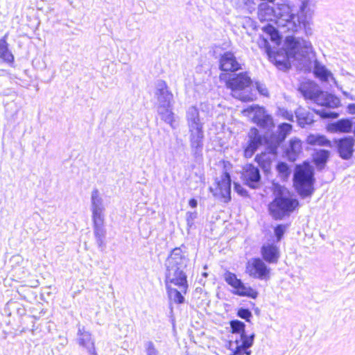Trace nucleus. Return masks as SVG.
<instances>
[{
	"mask_svg": "<svg viewBox=\"0 0 355 355\" xmlns=\"http://www.w3.org/2000/svg\"><path fill=\"white\" fill-rule=\"evenodd\" d=\"M223 278L225 282L234 289L232 292L234 295L248 297L252 299L257 297L258 292L250 286H246L242 280L237 277L236 274L226 270L223 274Z\"/></svg>",
	"mask_w": 355,
	"mask_h": 355,
	"instance_id": "8",
	"label": "nucleus"
},
{
	"mask_svg": "<svg viewBox=\"0 0 355 355\" xmlns=\"http://www.w3.org/2000/svg\"><path fill=\"white\" fill-rule=\"evenodd\" d=\"M78 335L80 336L78 338H77V340H78V344L80 345V346H83V347H86L87 345V343H86V340L85 339V337H87L88 335H87V332H85L84 334L82 333V330L80 329H78Z\"/></svg>",
	"mask_w": 355,
	"mask_h": 355,
	"instance_id": "47",
	"label": "nucleus"
},
{
	"mask_svg": "<svg viewBox=\"0 0 355 355\" xmlns=\"http://www.w3.org/2000/svg\"><path fill=\"white\" fill-rule=\"evenodd\" d=\"M313 73L316 78H320L322 81H327L331 75L327 68L320 64L318 62H315L313 68Z\"/></svg>",
	"mask_w": 355,
	"mask_h": 355,
	"instance_id": "31",
	"label": "nucleus"
},
{
	"mask_svg": "<svg viewBox=\"0 0 355 355\" xmlns=\"http://www.w3.org/2000/svg\"><path fill=\"white\" fill-rule=\"evenodd\" d=\"M238 349H239V352H241V355H250L252 353V351L250 349V348H238Z\"/></svg>",
	"mask_w": 355,
	"mask_h": 355,
	"instance_id": "50",
	"label": "nucleus"
},
{
	"mask_svg": "<svg viewBox=\"0 0 355 355\" xmlns=\"http://www.w3.org/2000/svg\"><path fill=\"white\" fill-rule=\"evenodd\" d=\"M348 113L355 114V103L349 104L347 107Z\"/></svg>",
	"mask_w": 355,
	"mask_h": 355,
	"instance_id": "49",
	"label": "nucleus"
},
{
	"mask_svg": "<svg viewBox=\"0 0 355 355\" xmlns=\"http://www.w3.org/2000/svg\"><path fill=\"white\" fill-rule=\"evenodd\" d=\"M189 205L192 208H196L197 207V205H198V201L195 198H191L189 201Z\"/></svg>",
	"mask_w": 355,
	"mask_h": 355,
	"instance_id": "51",
	"label": "nucleus"
},
{
	"mask_svg": "<svg viewBox=\"0 0 355 355\" xmlns=\"http://www.w3.org/2000/svg\"><path fill=\"white\" fill-rule=\"evenodd\" d=\"M324 94H326V92L322 91L319 88L318 92L315 95L313 101L318 105L325 106L326 96H324Z\"/></svg>",
	"mask_w": 355,
	"mask_h": 355,
	"instance_id": "41",
	"label": "nucleus"
},
{
	"mask_svg": "<svg viewBox=\"0 0 355 355\" xmlns=\"http://www.w3.org/2000/svg\"><path fill=\"white\" fill-rule=\"evenodd\" d=\"M284 46L288 58H295L297 55L304 57L311 51L312 49L309 41L293 36L286 37Z\"/></svg>",
	"mask_w": 355,
	"mask_h": 355,
	"instance_id": "7",
	"label": "nucleus"
},
{
	"mask_svg": "<svg viewBox=\"0 0 355 355\" xmlns=\"http://www.w3.org/2000/svg\"><path fill=\"white\" fill-rule=\"evenodd\" d=\"M166 291L170 300L175 304H182L184 302V297L183 295L186 294L181 289L173 288L170 284H166Z\"/></svg>",
	"mask_w": 355,
	"mask_h": 355,
	"instance_id": "29",
	"label": "nucleus"
},
{
	"mask_svg": "<svg viewBox=\"0 0 355 355\" xmlns=\"http://www.w3.org/2000/svg\"><path fill=\"white\" fill-rule=\"evenodd\" d=\"M197 218V212L196 211H187L186 214V219L187 225L189 227H191L193 225L194 220Z\"/></svg>",
	"mask_w": 355,
	"mask_h": 355,
	"instance_id": "45",
	"label": "nucleus"
},
{
	"mask_svg": "<svg viewBox=\"0 0 355 355\" xmlns=\"http://www.w3.org/2000/svg\"><path fill=\"white\" fill-rule=\"evenodd\" d=\"M241 178L244 184L251 189H258L261 186V177L259 169L250 164L243 168Z\"/></svg>",
	"mask_w": 355,
	"mask_h": 355,
	"instance_id": "15",
	"label": "nucleus"
},
{
	"mask_svg": "<svg viewBox=\"0 0 355 355\" xmlns=\"http://www.w3.org/2000/svg\"><path fill=\"white\" fill-rule=\"evenodd\" d=\"M189 141L192 155L196 158L202 157L204 131L203 128L189 130Z\"/></svg>",
	"mask_w": 355,
	"mask_h": 355,
	"instance_id": "13",
	"label": "nucleus"
},
{
	"mask_svg": "<svg viewBox=\"0 0 355 355\" xmlns=\"http://www.w3.org/2000/svg\"><path fill=\"white\" fill-rule=\"evenodd\" d=\"M12 272L13 273V276L19 279L26 277L28 273L24 267L20 266L13 267Z\"/></svg>",
	"mask_w": 355,
	"mask_h": 355,
	"instance_id": "38",
	"label": "nucleus"
},
{
	"mask_svg": "<svg viewBox=\"0 0 355 355\" xmlns=\"http://www.w3.org/2000/svg\"><path fill=\"white\" fill-rule=\"evenodd\" d=\"M268 138L265 137L259 133L256 128H250L248 134V141L244 148V156L246 158L252 157L258 148L263 144L266 145Z\"/></svg>",
	"mask_w": 355,
	"mask_h": 355,
	"instance_id": "12",
	"label": "nucleus"
},
{
	"mask_svg": "<svg viewBox=\"0 0 355 355\" xmlns=\"http://www.w3.org/2000/svg\"><path fill=\"white\" fill-rule=\"evenodd\" d=\"M330 156L328 150L320 149L315 152L313 155V163L318 170H322L326 165Z\"/></svg>",
	"mask_w": 355,
	"mask_h": 355,
	"instance_id": "24",
	"label": "nucleus"
},
{
	"mask_svg": "<svg viewBox=\"0 0 355 355\" xmlns=\"http://www.w3.org/2000/svg\"><path fill=\"white\" fill-rule=\"evenodd\" d=\"M324 96H326L325 107L335 108L340 105V99L336 96L327 92Z\"/></svg>",
	"mask_w": 355,
	"mask_h": 355,
	"instance_id": "36",
	"label": "nucleus"
},
{
	"mask_svg": "<svg viewBox=\"0 0 355 355\" xmlns=\"http://www.w3.org/2000/svg\"><path fill=\"white\" fill-rule=\"evenodd\" d=\"M6 35L0 39V58L9 64L14 63V55L8 49Z\"/></svg>",
	"mask_w": 355,
	"mask_h": 355,
	"instance_id": "27",
	"label": "nucleus"
},
{
	"mask_svg": "<svg viewBox=\"0 0 355 355\" xmlns=\"http://www.w3.org/2000/svg\"><path fill=\"white\" fill-rule=\"evenodd\" d=\"M262 6H261V8H260L259 12V17H260L261 20H263V19H262V15H263L262 14V12H263Z\"/></svg>",
	"mask_w": 355,
	"mask_h": 355,
	"instance_id": "53",
	"label": "nucleus"
},
{
	"mask_svg": "<svg viewBox=\"0 0 355 355\" xmlns=\"http://www.w3.org/2000/svg\"><path fill=\"white\" fill-rule=\"evenodd\" d=\"M307 144L311 146H320L332 148V144L324 135L310 134L306 139Z\"/></svg>",
	"mask_w": 355,
	"mask_h": 355,
	"instance_id": "26",
	"label": "nucleus"
},
{
	"mask_svg": "<svg viewBox=\"0 0 355 355\" xmlns=\"http://www.w3.org/2000/svg\"><path fill=\"white\" fill-rule=\"evenodd\" d=\"M315 113L319 115L322 119H336L338 117L339 114L336 112L327 110L324 109L320 110H314Z\"/></svg>",
	"mask_w": 355,
	"mask_h": 355,
	"instance_id": "37",
	"label": "nucleus"
},
{
	"mask_svg": "<svg viewBox=\"0 0 355 355\" xmlns=\"http://www.w3.org/2000/svg\"><path fill=\"white\" fill-rule=\"evenodd\" d=\"M354 123L350 119H341L331 123L327 126V130L333 133H349L352 131Z\"/></svg>",
	"mask_w": 355,
	"mask_h": 355,
	"instance_id": "20",
	"label": "nucleus"
},
{
	"mask_svg": "<svg viewBox=\"0 0 355 355\" xmlns=\"http://www.w3.org/2000/svg\"><path fill=\"white\" fill-rule=\"evenodd\" d=\"M288 227V225L279 224L277 225L274 229V234L276 237L277 241H280L284 236V234Z\"/></svg>",
	"mask_w": 355,
	"mask_h": 355,
	"instance_id": "39",
	"label": "nucleus"
},
{
	"mask_svg": "<svg viewBox=\"0 0 355 355\" xmlns=\"http://www.w3.org/2000/svg\"><path fill=\"white\" fill-rule=\"evenodd\" d=\"M263 31L266 33L270 40L276 44H279L281 41V37L279 31L271 24H267L262 28Z\"/></svg>",
	"mask_w": 355,
	"mask_h": 355,
	"instance_id": "33",
	"label": "nucleus"
},
{
	"mask_svg": "<svg viewBox=\"0 0 355 355\" xmlns=\"http://www.w3.org/2000/svg\"><path fill=\"white\" fill-rule=\"evenodd\" d=\"M186 119L189 130L203 128V123L200 121L199 110L196 106H191L186 112Z\"/></svg>",
	"mask_w": 355,
	"mask_h": 355,
	"instance_id": "22",
	"label": "nucleus"
},
{
	"mask_svg": "<svg viewBox=\"0 0 355 355\" xmlns=\"http://www.w3.org/2000/svg\"><path fill=\"white\" fill-rule=\"evenodd\" d=\"M253 121L260 128L270 130L274 127L272 117L263 107H259L253 116Z\"/></svg>",
	"mask_w": 355,
	"mask_h": 355,
	"instance_id": "18",
	"label": "nucleus"
},
{
	"mask_svg": "<svg viewBox=\"0 0 355 355\" xmlns=\"http://www.w3.org/2000/svg\"><path fill=\"white\" fill-rule=\"evenodd\" d=\"M302 150V144L300 139H291L289 146L286 150V155L289 160L295 161Z\"/></svg>",
	"mask_w": 355,
	"mask_h": 355,
	"instance_id": "25",
	"label": "nucleus"
},
{
	"mask_svg": "<svg viewBox=\"0 0 355 355\" xmlns=\"http://www.w3.org/2000/svg\"><path fill=\"white\" fill-rule=\"evenodd\" d=\"M319 87L312 83L302 84L298 90L306 99L313 100L318 94Z\"/></svg>",
	"mask_w": 355,
	"mask_h": 355,
	"instance_id": "28",
	"label": "nucleus"
},
{
	"mask_svg": "<svg viewBox=\"0 0 355 355\" xmlns=\"http://www.w3.org/2000/svg\"><path fill=\"white\" fill-rule=\"evenodd\" d=\"M295 118L300 126L304 128L306 125H311L314 122L313 113L306 109L299 107L295 111Z\"/></svg>",
	"mask_w": 355,
	"mask_h": 355,
	"instance_id": "23",
	"label": "nucleus"
},
{
	"mask_svg": "<svg viewBox=\"0 0 355 355\" xmlns=\"http://www.w3.org/2000/svg\"><path fill=\"white\" fill-rule=\"evenodd\" d=\"M291 130L292 125L291 124L287 123H281L278 126L277 132L271 134L268 140L279 147Z\"/></svg>",
	"mask_w": 355,
	"mask_h": 355,
	"instance_id": "21",
	"label": "nucleus"
},
{
	"mask_svg": "<svg viewBox=\"0 0 355 355\" xmlns=\"http://www.w3.org/2000/svg\"><path fill=\"white\" fill-rule=\"evenodd\" d=\"M259 44L261 47H263L265 49V51L268 55H270L271 53V47L268 41L267 38L263 37H260V40L259 42Z\"/></svg>",
	"mask_w": 355,
	"mask_h": 355,
	"instance_id": "44",
	"label": "nucleus"
},
{
	"mask_svg": "<svg viewBox=\"0 0 355 355\" xmlns=\"http://www.w3.org/2000/svg\"><path fill=\"white\" fill-rule=\"evenodd\" d=\"M38 286V282L37 281H35V282L31 285V286L32 287H36Z\"/></svg>",
	"mask_w": 355,
	"mask_h": 355,
	"instance_id": "54",
	"label": "nucleus"
},
{
	"mask_svg": "<svg viewBox=\"0 0 355 355\" xmlns=\"http://www.w3.org/2000/svg\"><path fill=\"white\" fill-rule=\"evenodd\" d=\"M331 144L342 159L349 160L352 157L355 145V139L352 136L334 139Z\"/></svg>",
	"mask_w": 355,
	"mask_h": 355,
	"instance_id": "10",
	"label": "nucleus"
},
{
	"mask_svg": "<svg viewBox=\"0 0 355 355\" xmlns=\"http://www.w3.org/2000/svg\"><path fill=\"white\" fill-rule=\"evenodd\" d=\"M218 188L220 190V196L224 202H228L231 200L232 180L229 173L224 172L221 180L218 182Z\"/></svg>",
	"mask_w": 355,
	"mask_h": 355,
	"instance_id": "19",
	"label": "nucleus"
},
{
	"mask_svg": "<svg viewBox=\"0 0 355 355\" xmlns=\"http://www.w3.org/2000/svg\"><path fill=\"white\" fill-rule=\"evenodd\" d=\"M343 94H344L345 96H347V97H349V94L347 92H343Z\"/></svg>",
	"mask_w": 355,
	"mask_h": 355,
	"instance_id": "55",
	"label": "nucleus"
},
{
	"mask_svg": "<svg viewBox=\"0 0 355 355\" xmlns=\"http://www.w3.org/2000/svg\"><path fill=\"white\" fill-rule=\"evenodd\" d=\"M144 347L147 355H158V351L152 341H146Z\"/></svg>",
	"mask_w": 355,
	"mask_h": 355,
	"instance_id": "42",
	"label": "nucleus"
},
{
	"mask_svg": "<svg viewBox=\"0 0 355 355\" xmlns=\"http://www.w3.org/2000/svg\"><path fill=\"white\" fill-rule=\"evenodd\" d=\"M234 189L241 196H248L247 190L245 189H244L239 183H234Z\"/></svg>",
	"mask_w": 355,
	"mask_h": 355,
	"instance_id": "48",
	"label": "nucleus"
},
{
	"mask_svg": "<svg viewBox=\"0 0 355 355\" xmlns=\"http://www.w3.org/2000/svg\"><path fill=\"white\" fill-rule=\"evenodd\" d=\"M285 189L279 187L275 191V198L269 205L270 214L275 220H282L289 216L299 205L297 199L286 196Z\"/></svg>",
	"mask_w": 355,
	"mask_h": 355,
	"instance_id": "5",
	"label": "nucleus"
},
{
	"mask_svg": "<svg viewBox=\"0 0 355 355\" xmlns=\"http://www.w3.org/2000/svg\"><path fill=\"white\" fill-rule=\"evenodd\" d=\"M315 181V171L309 163L304 162L295 166L293 175V187L302 198L313 195Z\"/></svg>",
	"mask_w": 355,
	"mask_h": 355,
	"instance_id": "3",
	"label": "nucleus"
},
{
	"mask_svg": "<svg viewBox=\"0 0 355 355\" xmlns=\"http://www.w3.org/2000/svg\"><path fill=\"white\" fill-rule=\"evenodd\" d=\"M219 69L223 71L235 72L242 68L241 64L237 61L234 54L231 51H226L220 55Z\"/></svg>",
	"mask_w": 355,
	"mask_h": 355,
	"instance_id": "16",
	"label": "nucleus"
},
{
	"mask_svg": "<svg viewBox=\"0 0 355 355\" xmlns=\"http://www.w3.org/2000/svg\"><path fill=\"white\" fill-rule=\"evenodd\" d=\"M252 83V81L246 72L235 74L230 77L225 83L227 87L233 92V96L243 102L252 101L250 94H243L240 92L250 87Z\"/></svg>",
	"mask_w": 355,
	"mask_h": 355,
	"instance_id": "6",
	"label": "nucleus"
},
{
	"mask_svg": "<svg viewBox=\"0 0 355 355\" xmlns=\"http://www.w3.org/2000/svg\"><path fill=\"white\" fill-rule=\"evenodd\" d=\"M157 112L161 119L166 123L169 124L173 128L174 123V113L172 111V107H158Z\"/></svg>",
	"mask_w": 355,
	"mask_h": 355,
	"instance_id": "30",
	"label": "nucleus"
},
{
	"mask_svg": "<svg viewBox=\"0 0 355 355\" xmlns=\"http://www.w3.org/2000/svg\"><path fill=\"white\" fill-rule=\"evenodd\" d=\"M189 259L181 248H175L168 256L166 262L165 284H172L184 293L189 288L187 281V266Z\"/></svg>",
	"mask_w": 355,
	"mask_h": 355,
	"instance_id": "1",
	"label": "nucleus"
},
{
	"mask_svg": "<svg viewBox=\"0 0 355 355\" xmlns=\"http://www.w3.org/2000/svg\"><path fill=\"white\" fill-rule=\"evenodd\" d=\"M278 146L267 140L265 150L256 155L255 161L264 173H267L270 171L272 162L278 154Z\"/></svg>",
	"mask_w": 355,
	"mask_h": 355,
	"instance_id": "11",
	"label": "nucleus"
},
{
	"mask_svg": "<svg viewBox=\"0 0 355 355\" xmlns=\"http://www.w3.org/2000/svg\"><path fill=\"white\" fill-rule=\"evenodd\" d=\"M155 95L157 98L158 107H172L173 94L169 90L167 84L162 80H159L156 83Z\"/></svg>",
	"mask_w": 355,
	"mask_h": 355,
	"instance_id": "14",
	"label": "nucleus"
},
{
	"mask_svg": "<svg viewBox=\"0 0 355 355\" xmlns=\"http://www.w3.org/2000/svg\"><path fill=\"white\" fill-rule=\"evenodd\" d=\"M254 336V334L247 335L246 333L244 332L240 335V341L241 343L239 344V341L236 340V347L237 348H250L253 345Z\"/></svg>",
	"mask_w": 355,
	"mask_h": 355,
	"instance_id": "32",
	"label": "nucleus"
},
{
	"mask_svg": "<svg viewBox=\"0 0 355 355\" xmlns=\"http://www.w3.org/2000/svg\"><path fill=\"white\" fill-rule=\"evenodd\" d=\"M276 169L279 177L283 180H287L291 173V169L286 162H279L276 166Z\"/></svg>",
	"mask_w": 355,
	"mask_h": 355,
	"instance_id": "34",
	"label": "nucleus"
},
{
	"mask_svg": "<svg viewBox=\"0 0 355 355\" xmlns=\"http://www.w3.org/2000/svg\"><path fill=\"white\" fill-rule=\"evenodd\" d=\"M255 87L259 93L264 96H268V91L266 85L259 82H255Z\"/></svg>",
	"mask_w": 355,
	"mask_h": 355,
	"instance_id": "46",
	"label": "nucleus"
},
{
	"mask_svg": "<svg viewBox=\"0 0 355 355\" xmlns=\"http://www.w3.org/2000/svg\"><path fill=\"white\" fill-rule=\"evenodd\" d=\"M19 258H20V257H19V256H17V257H13V259H17V260H18V259H19Z\"/></svg>",
	"mask_w": 355,
	"mask_h": 355,
	"instance_id": "56",
	"label": "nucleus"
},
{
	"mask_svg": "<svg viewBox=\"0 0 355 355\" xmlns=\"http://www.w3.org/2000/svg\"><path fill=\"white\" fill-rule=\"evenodd\" d=\"M279 114L282 116L284 119L290 121H294V116L292 112L287 110L286 109L282 108L279 110Z\"/></svg>",
	"mask_w": 355,
	"mask_h": 355,
	"instance_id": "43",
	"label": "nucleus"
},
{
	"mask_svg": "<svg viewBox=\"0 0 355 355\" xmlns=\"http://www.w3.org/2000/svg\"><path fill=\"white\" fill-rule=\"evenodd\" d=\"M245 272L254 279L267 280L270 278V269L261 258H252L246 263Z\"/></svg>",
	"mask_w": 355,
	"mask_h": 355,
	"instance_id": "9",
	"label": "nucleus"
},
{
	"mask_svg": "<svg viewBox=\"0 0 355 355\" xmlns=\"http://www.w3.org/2000/svg\"><path fill=\"white\" fill-rule=\"evenodd\" d=\"M94 355H96V354H94Z\"/></svg>",
	"mask_w": 355,
	"mask_h": 355,
	"instance_id": "57",
	"label": "nucleus"
},
{
	"mask_svg": "<svg viewBox=\"0 0 355 355\" xmlns=\"http://www.w3.org/2000/svg\"><path fill=\"white\" fill-rule=\"evenodd\" d=\"M239 349L236 347L235 349L233 350V353L229 355H241V352H239Z\"/></svg>",
	"mask_w": 355,
	"mask_h": 355,
	"instance_id": "52",
	"label": "nucleus"
},
{
	"mask_svg": "<svg viewBox=\"0 0 355 355\" xmlns=\"http://www.w3.org/2000/svg\"><path fill=\"white\" fill-rule=\"evenodd\" d=\"M262 260L268 263H277L280 257L279 248L272 243H266L261 248Z\"/></svg>",
	"mask_w": 355,
	"mask_h": 355,
	"instance_id": "17",
	"label": "nucleus"
},
{
	"mask_svg": "<svg viewBox=\"0 0 355 355\" xmlns=\"http://www.w3.org/2000/svg\"><path fill=\"white\" fill-rule=\"evenodd\" d=\"M237 315L247 322H250L252 317V312L248 309L245 308H240L238 310Z\"/></svg>",
	"mask_w": 355,
	"mask_h": 355,
	"instance_id": "40",
	"label": "nucleus"
},
{
	"mask_svg": "<svg viewBox=\"0 0 355 355\" xmlns=\"http://www.w3.org/2000/svg\"><path fill=\"white\" fill-rule=\"evenodd\" d=\"M92 220L94 234L96 243L103 250L105 247L106 230L105 227V206L103 200L97 189L92 193Z\"/></svg>",
	"mask_w": 355,
	"mask_h": 355,
	"instance_id": "4",
	"label": "nucleus"
},
{
	"mask_svg": "<svg viewBox=\"0 0 355 355\" xmlns=\"http://www.w3.org/2000/svg\"><path fill=\"white\" fill-rule=\"evenodd\" d=\"M230 324L233 334H239L241 335L245 332V324L243 322L239 320H233L230 321Z\"/></svg>",
	"mask_w": 355,
	"mask_h": 355,
	"instance_id": "35",
	"label": "nucleus"
},
{
	"mask_svg": "<svg viewBox=\"0 0 355 355\" xmlns=\"http://www.w3.org/2000/svg\"><path fill=\"white\" fill-rule=\"evenodd\" d=\"M306 0H302L303 8ZM266 7V12L271 14L274 12L272 8L264 6ZM277 17L276 24L279 29L283 33H296L302 29H304L306 34L308 35L309 28V21L306 17L304 15V10L301 8L300 12L295 15L293 12L292 9L288 5H281L275 11Z\"/></svg>",
	"mask_w": 355,
	"mask_h": 355,
	"instance_id": "2",
	"label": "nucleus"
}]
</instances>
